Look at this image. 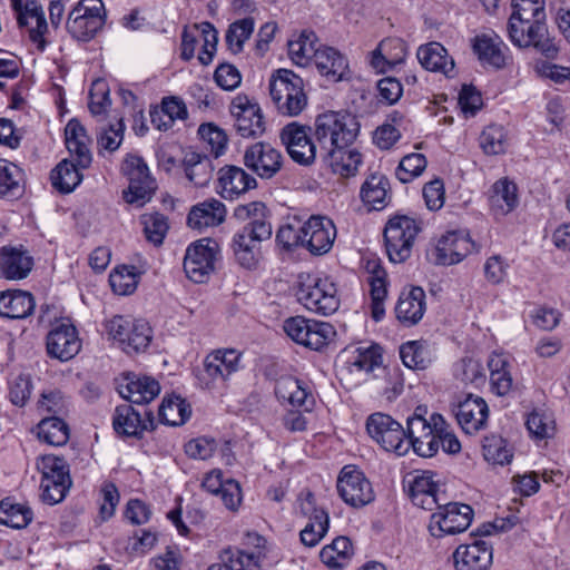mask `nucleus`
I'll use <instances>...</instances> for the list:
<instances>
[{"label": "nucleus", "instance_id": "49530a36", "mask_svg": "<svg viewBox=\"0 0 570 570\" xmlns=\"http://www.w3.org/2000/svg\"><path fill=\"white\" fill-rule=\"evenodd\" d=\"M512 8V26H515V20L518 23H528L529 20H531L532 26L537 29H540L541 23H544L546 12L543 0H513ZM512 29L514 32L517 31L514 27H512Z\"/></svg>", "mask_w": 570, "mask_h": 570}, {"label": "nucleus", "instance_id": "ddd939ff", "mask_svg": "<svg viewBox=\"0 0 570 570\" xmlns=\"http://www.w3.org/2000/svg\"><path fill=\"white\" fill-rule=\"evenodd\" d=\"M240 354L235 350H216L204 360V367L197 373L202 387L213 389L217 382H226L240 367Z\"/></svg>", "mask_w": 570, "mask_h": 570}, {"label": "nucleus", "instance_id": "9d476101", "mask_svg": "<svg viewBox=\"0 0 570 570\" xmlns=\"http://www.w3.org/2000/svg\"><path fill=\"white\" fill-rule=\"evenodd\" d=\"M20 28H26L30 41L43 51L49 40V27L42 6L37 0H10Z\"/></svg>", "mask_w": 570, "mask_h": 570}, {"label": "nucleus", "instance_id": "3c124183", "mask_svg": "<svg viewBox=\"0 0 570 570\" xmlns=\"http://www.w3.org/2000/svg\"><path fill=\"white\" fill-rule=\"evenodd\" d=\"M38 438L49 445H65L69 440V426L57 416L42 419L38 424Z\"/></svg>", "mask_w": 570, "mask_h": 570}, {"label": "nucleus", "instance_id": "dca6fc26", "mask_svg": "<svg viewBox=\"0 0 570 570\" xmlns=\"http://www.w3.org/2000/svg\"><path fill=\"white\" fill-rule=\"evenodd\" d=\"M282 153L269 144L256 142L249 146L244 154L245 166L262 179H271L283 167Z\"/></svg>", "mask_w": 570, "mask_h": 570}, {"label": "nucleus", "instance_id": "9b49d317", "mask_svg": "<svg viewBox=\"0 0 570 570\" xmlns=\"http://www.w3.org/2000/svg\"><path fill=\"white\" fill-rule=\"evenodd\" d=\"M281 139L291 158L297 164L308 166L320 157L318 144L313 138L311 126L289 122L282 129Z\"/></svg>", "mask_w": 570, "mask_h": 570}, {"label": "nucleus", "instance_id": "bb28decb", "mask_svg": "<svg viewBox=\"0 0 570 570\" xmlns=\"http://www.w3.org/2000/svg\"><path fill=\"white\" fill-rule=\"evenodd\" d=\"M492 547L484 540L456 548L453 553L456 570H487L492 563Z\"/></svg>", "mask_w": 570, "mask_h": 570}, {"label": "nucleus", "instance_id": "a19ab883", "mask_svg": "<svg viewBox=\"0 0 570 570\" xmlns=\"http://www.w3.org/2000/svg\"><path fill=\"white\" fill-rule=\"evenodd\" d=\"M76 157L73 160H61L51 171V184L61 194L71 193L82 180L81 170Z\"/></svg>", "mask_w": 570, "mask_h": 570}, {"label": "nucleus", "instance_id": "603ef678", "mask_svg": "<svg viewBox=\"0 0 570 570\" xmlns=\"http://www.w3.org/2000/svg\"><path fill=\"white\" fill-rule=\"evenodd\" d=\"M389 180L382 175L370 176L361 188L362 200L373 209H381L385 206Z\"/></svg>", "mask_w": 570, "mask_h": 570}, {"label": "nucleus", "instance_id": "0eeeda50", "mask_svg": "<svg viewBox=\"0 0 570 570\" xmlns=\"http://www.w3.org/2000/svg\"><path fill=\"white\" fill-rule=\"evenodd\" d=\"M101 0H80L69 12L66 22L68 32L77 40H90L105 24Z\"/></svg>", "mask_w": 570, "mask_h": 570}, {"label": "nucleus", "instance_id": "aec40b11", "mask_svg": "<svg viewBox=\"0 0 570 570\" xmlns=\"http://www.w3.org/2000/svg\"><path fill=\"white\" fill-rule=\"evenodd\" d=\"M210 239H202L191 244L184 258V271L195 283H204L214 269L215 252Z\"/></svg>", "mask_w": 570, "mask_h": 570}, {"label": "nucleus", "instance_id": "f3484780", "mask_svg": "<svg viewBox=\"0 0 570 570\" xmlns=\"http://www.w3.org/2000/svg\"><path fill=\"white\" fill-rule=\"evenodd\" d=\"M405 435L406 443H410V448L420 456L431 458L439 450L434 422L432 420L428 421L421 414L412 415L407 419Z\"/></svg>", "mask_w": 570, "mask_h": 570}, {"label": "nucleus", "instance_id": "5fc2aeb1", "mask_svg": "<svg viewBox=\"0 0 570 570\" xmlns=\"http://www.w3.org/2000/svg\"><path fill=\"white\" fill-rule=\"evenodd\" d=\"M348 363L358 371L366 373L381 368L382 353L379 345H370L367 347H356L351 352Z\"/></svg>", "mask_w": 570, "mask_h": 570}, {"label": "nucleus", "instance_id": "58836bf2", "mask_svg": "<svg viewBox=\"0 0 570 570\" xmlns=\"http://www.w3.org/2000/svg\"><path fill=\"white\" fill-rule=\"evenodd\" d=\"M35 308L33 296L24 291L0 293V315L8 318H24Z\"/></svg>", "mask_w": 570, "mask_h": 570}, {"label": "nucleus", "instance_id": "8fccbe9b", "mask_svg": "<svg viewBox=\"0 0 570 570\" xmlns=\"http://www.w3.org/2000/svg\"><path fill=\"white\" fill-rule=\"evenodd\" d=\"M33 519L30 507L22 503H13L9 499L0 502V523L14 529L26 528Z\"/></svg>", "mask_w": 570, "mask_h": 570}, {"label": "nucleus", "instance_id": "6e6552de", "mask_svg": "<svg viewBox=\"0 0 570 570\" xmlns=\"http://www.w3.org/2000/svg\"><path fill=\"white\" fill-rule=\"evenodd\" d=\"M434 509L436 511L431 515L429 525L434 537L461 533L469 528L473 518V510L470 505L446 502L444 498L440 500Z\"/></svg>", "mask_w": 570, "mask_h": 570}, {"label": "nucleus", "instance_id": "20e7f679", "mask_svg": "<svg viewBox=\"0 0 570 570\" xmlns=\"http://www.w3.org/2000/svg\"><path fill=\"white\" fill-rule=\"evenodd\" d=\"M121 171L128 179V188L122 191L124 199L130 205L142 207L157 189L147 164L140 156L128 155L122 161Z\"/></svg>", "mask_w": 570, "mask_h": 570}, {"label": "nucleus", "instance_id": "79ce46f5", "mask_svg": "<svg viewBox=\"0 0 570 570\" xmlns=\"http://www.w3.org/2000/svg\"><path fill=\"white\" fill-rule=\"evenodd\" d=\"M321 47L314 31L303 30L295 40L288 41V55L294 63L306 66L314 60Z\"/></svg>", "mask_w": 570, "mask_h": 570}, {"label": "nucleus", "instance_id": "052dcab7", "mask_svg": "<svg viewBox=\"0 0 570 570\" xmlns=\"http://www.w3.org/2000/svg\"><path fill=\"white\" fill-rule=\"evenodd\" d=\"M138 277L135 267L122 266L109 275V283L116 294L129 295L136 289Z\"/></svg>", "mask_w": 570, "mask_h": 570}, {"label": "nucleus", "instance_id": "a878e982", "mask_svg": "<svg viewBox=\"0 0 570 570\" xmlns=\"http://www.w3.org/2000/svg\"><path fill=\"white\" fill-rule=\"evenodd\" d=\"M218 193L224 199H234L257 187V180L237 166H225L218 170Z\"/></svg>", "mask_w": 570, "mask_h": 570}, {"label": "nucleus", "instance_id": "412c9836", "mask_svg": "<svg viewBox=\"0 0 570 570\" xmlns=\"http://www.w3.org/2000/svg\"><path fill=\"white\" fill-rule=\"evenodd\" d=\"M515 22H518L515 20ZM529 20L528 23H515L514 32L512 29V17L509 19L508 32L511 41L518 47L533 46L539 52L543 53L548 58H553L558 48L553 41L547 36L546 24L541 23V28L537 29Z\"/></svg>", "mask_w": 570, "mask_h": 570}, {"label": "nucleus", "instance_id": "e2e57ef3", "mask_svg": "<svg viewBox=\"0 0 570 570\" xmlns=\"http://www.w3.org/2000/svg\"><path fill=\"white\" fill-rule=\"evenodd\" d=\"M428 161L422 154H410L402 158L395 175L402 183H410L415 177L420 176L426 168Z\"/></svg>", "mask_w": 570, "mask_h": 570}, {"label": "nucleus", "instance_id": "f257e3e1", "mask_svg": "<svg viewBox=\"0 0 570 570\" xmlns=\"http://www.w3.org/2000/svg\"><path fill=\"white\" fill-rule=\"evenodd\" d=\"M233 218L245 224L232 239L234 256L240 266L253 269L261 258L259 243L273 234L271 212L265 203L255 200L237 205Z\"/></svg>", "mask_w": 570, "mask_h": 570}, {"label": "nucleus", "instance_id": "39448f33", "mask_svg": "<svg viewBox=\"0 0 570 570\" xmlns=\"http://www.w3.org/2000/svg\"><path fill=\"white\" fill-rule=\"evenodd\" d=\"M296 296L308 311L325 316L336 312L340 306L336 286L328 277L307 275L299 283Z\"/></svg>", "mask_w": 570, "mask_h": 570}, {"label": "nucleus", "instance_id": "680f3d73", "mask_svg": "<svg viewBox=\"0 0 570 570\" xmlns=\"http://www.w3.org/2000/svg\"><path fill=\"white\" fill-rule=\"evenodd\" d=\"M322 161L330 166L334 173L350 176L357 170V167L362 161V156L360 153L350 149V147H344V149L340 150V154H336L335 158L332 160Z\"/></svg>", "mask_w": 570, "mask_h": 570}, {"label": "nucleus", "instance_id": "a18cd8bd", "mask_svg": "<svg viewBox=\"0 0 570 570\" xmlns=\"http://www.w3.org/2000/svg\"><path fill=\"white\" fill-rule=\"evenodd\" d=\"M354 549L347 537H337L331 544L323 547L320 558L324 564L332 569L344 568L352 559Z\"/></svg>", "mask_w": 570, "mask_h": 570}, {"label": "nucleus", "instance_id": "864d4df0", "mask_svg": "<svg viewBox=\"0 0 570 570\" xmlns=\"http://www.w3.org/2000/svg\"><path fill=\"white\" fill-rule=\"evenodd\" d=\"M480 147L487 155L504 154L508 147V136L503 126L490 125L480 135Z\"/></svg>", "mask_w": 570, "mask_h": 570}, {"label": "nucleus", "instance_id": "c03bdc74", "mask_svg": "<svg viewBox=\"0 0 570 570\" xmlns=\"http://www.w3.org/2000/svg\"><path fill=\"white\" fill-rule=\"evenodd\" d=\"M518 205L517 185L508 178L499 179L492 187L490 196L491 209L497 215H507Z\"/></svg>", "mask_w": 570, "mask_h": 570}, {"label": "nucleus", "instance_id": "2f4dec72", "mask_svg": "<svg viewBox=\"0 0 570 570\" xmlns=\"http://www.w3.org/2000/svg\"><path fill=\"white\" fill-rule=\"evenodd\" d=\"M226 213V207L220 200L209 198L191 207L187 224L194 229L218 226L225 220Z\"/></svg>", "mask_w": 570, "mask_h": 570}, {"label": "nucleus", "instance_id": "c9c22d12", "mask_svg": "<svg viewBox=\"0 0 570 570\" xmlns=\"http://www.w3.org/2000/svg\"><path fill=\"white\" fill-rule=\"evenodd\" d=\"M503 42L497 35L482 33L475 36L472 48L482 65H488L495 69L503 68L505 56L503 53Z\"/></svg>", "mask_w": 570, "mask_h": 570}, {"label": "nucleus", "instance_id": "13d9d810", "mask_svg": "<svg viewBox=\"0 0 570 570\" xmlns=\"http://www.w3.org/2000/svg\"><path fill=\"white\" fill-rule=\"evenodd\" d=\"M109 87L102 79L95 80L89 91V110L95 117H104L111 105Z\"/></svg>", "mask_w": 570, "mask_h": 570}, {"label": "nucleus", "instance_id": "f03ea898", "mask_svg": "<svg viewBox=\"0 0 570 570\" xmlns=\"http://www.w3.org/2000/svg\"><path fill=\"white\" fill-rule=\"evenodd\" d=\"M360 131V124L348 112L326 111L316 116L312 126L318 144L320 158L332 160L344 147H351Z\"/></svg>", "mask_w": 570, "mask_h": 570}, {"label": "nucleus", "instance_id": "1a4fd4ad", "mask_svg": "<svg viewBox=\"0 0 570 570\" xmlns=\"http://www.w3.org/2000/svg\"><path fill=\"white\" fill-rule=\"evenodd\" d=\"M366 430L385 451L404 455L410 450L406 443L405 430L392 416L377 412L367 417Z\"/></svg>", "mask_w": 570, "mask_h": 570}, {"label": "nucleus", "instance_id": "4be33fe9", "mask_svg": "<svg viewBox=\"0 0 570 570\" xmlns=\"http://www.w3.org/2000/svg\"><path fill=\"white\" fill-rule=\"evenodd\" d=\"M336 237L334 223L323 216H312L304 223V245L314 255L326 254Z\"/></svg>", "mask_w": 570, "mask_h": 570}, {"label": "nucleus", "instance_id": "de8ad7c7", "mask_svg": "<svg viewBox=\"0 0 570 570\" xmlns=\"http://www.w3.org/2000/svg\"><path fill=\"white\" fill-rule=\"evenodd\" d=\"M186 177L197 187L206 186L214 173L212 160L196 153L187 154L184 159Z\"/></svg>", "mask_w": 570, "mask_h": 570}, {"label": "nucleus", "instance_id": "774afa93", "mask_svg": "<svg viewBox=\"0 0 570 570\" xmlns=\"http://www.w3.org/2000/svg\"><path fill=\"white\" fill-rule=\"evenodd\" d=\"M403 364L412 370H423L429 364L425 348L417 342H407L400 348Z\"/></svg>", "mask_w": 570, "mask_h": 570}, {"label": "nucleus", "instance_id": "b1692460", "mask_svg": "<svg viewBox=\"0 0 570 570\" xmlns=\"http://www.w3.org/2000/svg\"><path fill=\"white\" fill-rule=\"evenodd\" d=\"M46 346L49 356L66 362L79 353L81 342L73 325L60 324L48 333Z\"/></svg>", "mask_w": 570, "mask_h": 570}, {"label": "nucleus", "instance_id": "37998d69", "mask_svg": "<svg viewBox=\"0 0 570 570\" xmlns=\"http://www.w3.org/2000/svg\"><path fill=\"white\" fill-rule=\"evenodd\" d=\"M416 56L422 67L430 71L449 75L454 68V61L448 58L445 48L439 42L421 46Z\"/></svg>", "mask_w": 570, "mask_h": 570}, {"label": "nucleus", "instance_id": "5701e85b", "mask_svg": "<svg viewBox=\"0 0 570 570\" xmlns=\"http://www.w3.org/2000/svg\"><path fill=\"white\" fill-rule=\"evenodd\" d=\"M144 415L145 419L141 417L140 412L134 409L131 403L118 405L112 420L114 429L118 434L140 438L145 431L155 429L153 412L146 410Z\"/></svg>", "mask_w": 570, "mask_h": 570}, {"label": "nucleus", "instance_id": "09e8293b", "mask_svg": "<svg viewBox=\"0 0 570 570\" xmlns=\"http://www.w3.org/2000/svg\"><path fill=\"white\" fill-rule=\"evenodd\" d=\"M190 406L180 396L165 397L159 405L158 416L161 423L167 425H181L190 416Z\"/></svg>", "mask_w": 570, "mask_h": 570}, {"label": "nucleus", "instance_id": "f704fd0d", "mask_svg": "<svg viewBox=\"0 0 570 570\" xmlns=\"http://www.w3.org/2000/svg\"><path fill=\"white\" fill-rule=\"evenodd\" d=\"M409 491L413 504L428 511H433L435 505L439 504L440 500L443 498L439 491L438 484L428 472L416 475Z\"/></svg>", "mask_w": 570, "mask_h": 570}, {"label": "nucleus", "instance_id": "4c0bfd02", "mask_svg": "<svg viewBox=\"0 0 570 570\" xmlns=\"http://www.w3.org/2000/svg\"><path fill=\"white\" fill-rule=\"evenodd\" d=\"M32 268V258L26 250L3 247L0 253V271L9 279H22Z\"/></svg>", "mask_w": 570, "mask_h": 570}, {"label": "nucleus", "instance_id": "7c9ffc66", "mask_svg": "<svg viewBox=\"0 0 570 570\" xmlns=\"http://www.w3.org/2000/svg\"><path fill=\"white\" fill-rule=\"evenodd\" d=\"M365 269L368 274L367 281L371 286L372 317L379 322L385 314L384 299L387 295L386 272L377 258L367 259Z\"/></svg>", "mask_w": 570, "mask_h": 570}, {"label": "nucleus", "instance_id": "72a5a7b5", "mask_svg": "<svg viewBox=\"0 0 570 570\" xmlns=\"http://www.w3.org/2000/svg\"><path fill=\"white\" fill-rule=\"evenodd\" d=\"M65 136L70 155L76 157L80 167L88 168L92 157L88 146L90 139L83 126L77 119L69 120L65 129Z\"/></svg>", "mask_w": 570, "mask_h": 570}, {"label": "nucleus", "instance_id": "7ed1b4c3", "mask_svg": "<svg viewBox=\"0 0 570 570\" xmlns=\"http://www.w3.org/2000/svg\"><path fill=\"white\" fill-rule=\"evenodd\" d=\"M269 95L279 112L297 116L307 105L303 79L288 69H278L271 76Z\"/></svg>", "mask_w": 570, "mask_h": 570}, {"label": "nucleus", "instance_id": "ea45409f", "mask_svg": "<svg viewBox=\"0 0 570 570\" xmlns=\"http://www.w3.org/2000/svg\"><path fill=\"white\" fill-rule=\"evenodd\" d=\"M160 392L159 383L149 376L129 380L120 386V395L131 404H147Z\"/></svg>", "mask_w": 570, "mask_h": 570}, {"label": "nucleus", "instance_id": "6ab92c4d", "mask_svg": "<svg viewBox=\"0 0 570 570\" xmlns=\"http://www.w3.org/2000/svg\"><path fill=\"white\" fill-rule=\"evenodd\" d=\"M299 512L308 517V522L299 532L301 542L306 547H315L328 531V513L315 505V499L311 492L299 500Z\"/></svg>", "mask_w": 570, "mask_h": 570}, {"label": "nucleus", "instance_id": "393cba45", "mask_svg": "<svg viewBox=\"0 0 570 570\" xmlns=\"http://www.w3.org/2000/svg\"><path fill=\"white\" fill-rule=\"evenodd\" d=\"M275 394L281 402H287L293 407L311 412L315 405V397L307 383L293 377L282 376L276 381Z\"/></svg>", "mask_w": 570, "mask_h": 570}, {"label": "nucleus", "instance_id": "69168bd1", "mask_svg": "<svg viewBox=\"0 0 570 570\" xmlns=\"http://www.w3.org/2000/svg\"><path fill=\"white\" fill-rule=\"evenodd\" d=\"M141 224L144 225L147 240L155 245H160L168 230L166 217L158 213L145 214L141 216Z\"/></svg>", "mask_w": 570, "mask_h": 570}, {"label": "nucleus", "instance_id": "0e129e2a", "mask_svg": "<svg viewBox=\"0 0 570 570\" xmlns=\"http://www.w3.org/2000/svg\"><path fill=\"white\" fill-rule=\"evenodd\" d=\"M276 242L287 250L304 245V223L294 220L282 225L276 232Z\"/></svg>", "mask_w": 570, "mask_h": 570}, {"label": "nucleus", "instance_id": "6e6d98bb", "mask_svg": "<svg viewBox=\"0 0 570 570\" xmlns=\"http://www.w3.org/2000/svg\"><path fill=\"white\" fill-rule=\"evenodd\" d=\"M482 449L484 459L493 464H509L513 456L507 441L499 435L485 436Z\"/></svg>", "mask_w": 570, "mask_h": 570}, {"label": "nucleus", "instance_id": "473e14b6", "mask_svg": "<svg viewBox=\"0 0 570 570\" xmlns=\"http://www.w3.org/2000/svg\"><path fill=\"white\" fill-rule=\"evenodd\" d=\"M425 292L421 287H412L402 292L395 307L396 317L405 325L419 323L425 313Z\"/></svg>", "mask_w": 570, "mask_h": 570}, {"label": "nucleus", "instance_id": "338daca9", "mask_svg": "<svg viewBox=\"0 0 570 570\" xmlns=\"http://www.w3.org/2000/svg\"><path fill=\"white\" fill-rule=\"evenodd\" d=\"M151 340V328L144 321H132L128 341L125 344L126 353L139 352L145 350Z\"/></svg>", "mask_w": 570, "mask_h": 570}, {"label": "nucleus", "instance_id": "bf43d9fd", "mask_svg": "<svg viewBox=\"0 0 570 570\" xmlns=\"http://www.w3.org/2000/svg\"><path fill=\"white\" fill-rule=\"evenodd\" d=\"M37 468L42 474L41 481L49 479L69 482V468L62 458L45 455L37 463Z\"/></svg>", "mask_w": 570, "mask_h": 570}, {"label": "nucleus", "instance_id": "c756f323", "mask_svg": "<svg viewBox=\"0 0 570 570\" xmlns=\"http://www.w3.org/2000/svg\"><path fill=\"white\" fill-rule=\"evenodd\" d=\"M203 488L215 495H220L224 505L235 511L242 502V491L239 483L233 479L223 480L220 470L208 472L202 483Z\"/></svg>", "mask_w": 570, "mask_h": 570}, {"label": "nucleus", "instance_id": "2eb2a0df", "mask_svg": "<svg viewBox=\"0 0 570 570\" xmlns=\"http://www.w3.org/2000/svg\"><path fill=\"white\" fill-rule=\"evenodd\" d=\"M230 114L235 119V128L244 138L261 136L264 130V120L259 106L246 95H237L230 104Z\"/></svg>", "mask_w": 570, "mask_h": 570}, {"label": "nucleus", "instance_id": "a211bd4d", "mask_svg": "<svg viewBox=\"0 0 570 570\" xmlns=\"http://www.w3.org/2000/svg\"><path fill=\"white\" fill-rule=\"evenodd\" d=\"M248 539L255 543L253 551L228 548L219 556V561L207 570H261V561L264 554L261 548L265 539L258 534H248Z\"/></svg>", "mask_w": 570, "mask_h": 570}, {"label": "nucleus", "instance_id": "e433bc0d", "mask_svg": "<svg viewBox=\"0 0 570 570\" xmlns=\"http://www.w3.org/2000/svg\"><path fill=\"white\" fill-rule=\"evenodd\" d=\"M313 61L318 72L332 81L343 79L348 70L346 58L333 47L322 46Z\"/></svg>", "mask_w": 570, "mask_h": 570}, {"label": "nucleus", "instance_id": "4d7b16f0", "mask_svg": "<svg viewBox=\"0 0 570 570\" xmlns=\"http://www.w3.org/2000/svg\"><path fill=\"white\" fill-rule=\"evenodd\" d=\"M254 19L252 17L244 18L233 22L226 33V42L234 53L240 52L243 46L254 31Z\"/></svg>", "mask_w": 570, "mask_h": 570}, {"label": "nucleus", "instance_id": "4468645a", "mask_svg": "<svg viewBox=\"0 0 570 570\" xmlns=\"http://www.w3.org/2000/svg\"><path fill=\"white\" fill-rule=\"evenodd\" d=\"M337 491L343 501L353 508L367 505L375 498L371 482L362 471L352 465L342 469L337 479Z\"/></svg>", "mask_w": 570, "mask_h": 570}, {"label": "nucleus", "instance_id": "f8f14e48", "mask_svg": "<svg viewBox=\"0 0 570 570\" xmlns=\"http://www.w3.org/2000/svg\"><path fill=\"white\" fill-rule=\"evenodd\" d=\"M285 333L297 344L318 351L334 335L330 323L295 316L286 320L283 326Z\"/></svg>", "mask_w": 570, "mask_h": 570}, {"label": "nucleus", "instance_id": "c85d7f7f", "mask_svg": "<svg viewBox=\"0 0 570 570\" xmlns=\"http://www.w3.org/2000/svg\"><path fill=\"white\" fill-rule=\"evenodd\" d=\"M474 244L463 232H449L443 235L436 246V262L442 265L460 263L472 252Z\"/></svg>", "mask_w": 570, "mask_h": 570}, {"label": "nucleus", "instance_id": "423d86ee", "mask_svg": "<svg viewBox=\"0 0 570 570\" xmlns=\"http://www.w3.org/2000/svg\"><path fill=\"white\" fill-rule=\"evenodd\" d=\"M420 230L416 220L409 216H395L387 222L384 240L386 254L392 263H403L411 256L414 239Z\"/></svg>", "mask_w": 570, "mask_h": 570}, {"label": "nucleus", "instance_id": "cd10ccee", "mask_svg": "<svg viewBox=\"0 0 570 570\" xmlns=\"http://www.w3.org/2000/svg\"><path fill=\"white\" fill-rule=\"evenodd\" d=\"M455 416L462 430L468 434H473L485 426L489 407L482 397L470 394L459 402Z\"/></svg>", "mask_w": 570, "mask_h": 570}]
</instances>
